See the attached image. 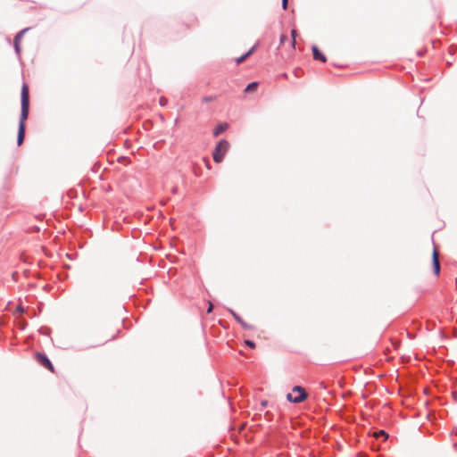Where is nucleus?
<instances>
[{"instance_id": "nucleus-4", "label": "nucleus", "mask_w": 457, "mask_h": 457, "mask_svg": "<svg viewBox=\"0 0 457 457\" xmlns=\"http://www.w3.org/2000/svg\"><path fill=\"white\" fill-rule=\"evenodd\" d=\"M36 359L42 366L49 370L51 372L54 371V366L44 353H37Z\"/></svg>"}, {"instance_id": "nucleus-14", "label": "nucleus", "mask_w": 457, "mask_h": 457, "mask_svg": "<svg viewBox=\"0 0 457 457\" xmlns=\"http://www.w3.org/2000/svg\"><path fill=\"white\" fill-rule=\"evenodd\" d=\"M245 343L246 345H248L251 348H254L255 347V344L253 341H251V340H245Z\"/></svg>"}, {"instance_id": "nucleus-12", "label": "nucleus", "mask_w": 457, "mask_h": 457, "mask_svg": "<svg viewBox=\"0 0 457 457\" xmlns=\"http://www.w3.org/2000/svg\"><path fill=\"white\" fill-rule=\"evenodd\" d=\"M379 436H384L386 438L387 437V434L384 430L374 433L375 437H378Z\"/></svg>"}, {"instance_id": "nucleus-1", "label": "nucleus", "mask_w": 457, "mask_h": 457, "mask_svg": "<svg viewBox=\"0 0 457 457\" xmlns=\"http://www.w3.org/2000/svg\"><path fill=\"white\" fill-rule=\"evenodd\" d=\"M29 87L27 84H23L21 87V112L19 122V129L17 136V143L21 145L24 141L25 137V121L29 116Z\"/></svg>"}, {"instance_id": "nucleus-9", "label": "nucleus", "mask_w": 457, "mask_h": 457, "mask_svg": "<svg viewBox=\"0 0 457 457\" xmlns=\"http://www.w3.org/2000/svg\"><path fill=\"white\" fill-rule=\"evenodd\" d=\"M228 128V124L227 123H222V124H220L216 127V129H214L213 131V135L215 137H217L219 134L222 133L223 131H225Z\"/></svg>"}, {"instance_id": "nucleus-16", "label": "nucleus", "mask_w": 457, "mask_h": 457, "mask_svg": "<svg viewBox=\"0 0 457 457\" xmlns=\"http://www.w3.org/2000/svg\"><path fill=\"white\" fill-rule=\"evenodd\" d=\"M287 2L288 0H282V6L284 10L287 8Z\"/></svg>"}, {"instance_id": "nucleus-3", "label": "nucleus", "mask_w": 457, "mask_h": 457, "mask_svg": "<svg viewBox=\"0 0 457 457\" xmlns=\"http://www.w3.org/2000/svg\"><path fill=\"white\" fill-rule=\"evenodd\" d=\"M229 148V143L227 140H220L213 152V160L215 162H220Z\"/></svg>"}, {"instance_id": "nucleus-11", "label": "nucleus", "mask_w": 457, "mask_h": 457, "mask_svg": "<svg viewBox=\"0 0 457 457\" xmlns=\"http://www.w3.org/2000/svg\"><path fill=\"white\" fill-rule=\"evenodd\" d=\"M291 36H292V37H293V40H292V42H291V46H292V48H294V47H295V36H296V30H295V29H293V30L291 31Z\"/></svg>"}, {"instance_id": "nucleus-18", "label": "nucleus", "mask_w": 457, "mask_h": 457, "mask_svg": "<svg viewBox=\"0 0 457 457\" xmlns=\"http://www.w3.org/2000/svg\"><path fill=\"white\" fill-rule=\"evenodd\" d=\"M16 312H24V309H23L21 306H20V305H19V306H17V308H16Z\"/></svg>"}, {"instance_id": "nucleus-2", "label": "nucleus", "mask_w": 457, "mask_h": 457, "mask_svg": "<svg viewBox=\"0 0 457 457\" xmlns=\"http://www.w3.org/2000/svg\"><path fill=\"white\" fill-rule=\"evenodd\" d=\"M308 394L305 389L300 386H295L292 389V393L287 395V401L295 403H299L306 400Z\"/></svg>"}, {"instance_id": "nucleus-15", "label": "nucleus", "mask_w": 457, "mask_h": 457, "mask_svg": "<svg viewBox=\"0 0 457 457\" xmlns=\"http://www.w3.org/2000/svg\"><path fill=\"white\" fill-rule=\"evenodd\" d=\"M286 40H287V37L286 35L280 36V44H283Z\"/></svg>"}, {"instance_id": "nucleus-19", "label": "nucleus", "mask_w": 457, "mask_h": 457, "mask_svg": "<svg viewBox=\"0 0 457 457\" xmlns=\"http://www.w3.org/2000/svg\"><path fill=\"white\" fill-rule=\"evenodd\" d=\"M233 313V316L239 321L242 323V320L235 313V312H232Z\"/></svg>"}, {"instance_id": "nucleus-7", "label": "nucleus", "mask_w": 457, "mask_h": 457, "mask_svg": "<svg viewBox=\"0 0 457 457\" xmlns=\"http://www.w3.org/2000/svg\"><path fill=\"white\" fill-rule=\"evenodd\" d=\"M25 31H26L25 29L20 31L14 38V47H15V51L17 54H20V52H21V46H20L21 38Z\"/></svg>"}, {"instance_id": "nucleus-5", "label": "nucleus", "mask_w": 457, "mask_h": 457, "mask_svg": "<svg viewBox=\"0 0 457 457\" xmlns=\"http://www.w3.org/2000/svg\"><path fill=\"white\" fill-rule=\"evenodd\" d=\"M432 264L434 273L438 276L440 273V263H439V253L438 251L435 248L432 253Z\"/></svg>"}, {"instance_id": "nucleus-10", "label": "nucleus", "mask_w": 457, "mask_h": 457, "mask_svg": "<svg viewBox=\"0 0 457 457\" xmlns=\"http://www.w3.org/2000/svg\"><path fill=\"white\" fill-rule=\"evenodd\" d=\"M258 87V82H252L250 83L245 89V93H252V92H254L256 91Z\"/></svg>"}, {"instance_id": "nucleus-17", "label": "nucleus", "mask_w": 457, "mask_h": 457, "mask_svg": "<svg viewBox=\"0 0 457 457\" xmlns=\"http://www.w3.org/2000/svg\"><path fill=\"white\" fill-rule=\"evenodd\" d=\"M160 104H161L162 105L166 104H167V99H165V98H163V97H161V98H160Z\"/></svg>"}, {"instance_id": "nucleus-20", "label": "nucleus", "mask_w": 457, "mask_h": 457, "mask_svg": "<svg viewBox=\"0 0 457 457\" xmlns=\"http://www.w3.org/2000/svg\"><path fill=\"white\" fill-rule=\"evenodd\" d=\"M212 310V305L210 304V306H208V310H207V312H211Z\"/></svg>"}, {"instance_id": "nucleus-8", "label": "nucleus", "mask_w": 457, "mask_h": 457, "mask_svg": "<svg viewBox=\"0 0 457 457\" xmlns=\"http://www.w3.org/2000/svg\"><path fill=\"white\" fill-rule=\"evenodd\" d=\"M256 46H253L246 54L236 59L237 64L242 63L247 57H249L254 52Z\"/></svg>"}, {"instance_id": "nucleus-6", "label": "nucleus", "mask_w": 457, "mask_h": 457, "mask_svg": "<svg viewBox=\"0 0 457 457\" xmlns=\"http://www.w3.org/2000/svg\"><path fill=\"white\" fill-rule=\"evenodd\" d=\"M312 49L313 58L315 60H318V61H320L323 62H325L327 61L325 54L323 53H321L316 46H313Z\"/></svg>"}, {"instance_id": "nucleus-13", "label": "nucleus", "mask_w": 457, "mask_h": 457, "mask_svg": "<svg viewBox=\"0 0 457 457\" xmlns=\"http://www.w3.org/2000/svg\"><path fill=\"white\" fill-rule=\"evenodd\" d=\"M215 99H216V96H212L204 97L203 99V101H204L206 103H210L212 101H214Z\"/></svg>"}]
</instances>
